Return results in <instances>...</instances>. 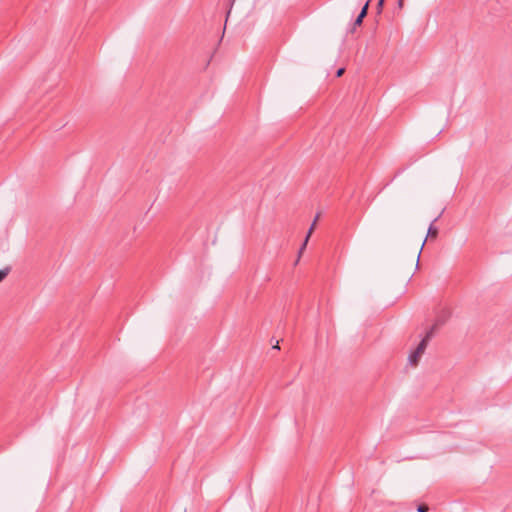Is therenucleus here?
<instances>
[{"mask_svg":"<svg viewBox=\"0 0 512 512\" xmlns=\"http://www.w3.org/2000/svg\"><path fill=\"white\" fill-rule=\"evenodd\" d=\"M345 72V69L344 68H339L337 71H336V77H341Z\"/></svg>","mask_w":512,"mask_h":512,"instance_id":"13","label":"nucleus"},{"mask_svg":"<svg viewBox=\"0 0 512 512\" xmlns=\"http://www.w3.org/2000/svg\"><path fill=\"white\" fill-rule=\"evenodd\" d=\"M274 348L279 349L278 343L274 345Z\"/></svg>","mask_w":512,"mask_h":512,"instance_id":"16","label":"nucleus"},{"mask_svg":"<svg viewBox=\"0 0 512 512\" xmlns=\"http://www.w3.org/2000/svg\"><path fill=\"white\" fill-rule=\"evenodd\" d=\"M420 360V356L412 352L409 357L408 361L412 366H416Z\"/></svg>","mask_w":512,"mask_h":512,"instance_id":"7","label":"nucleus"},{"mask_svg":"<svg viewBox=\"0 0 512 512\" xmlns=\"http://www.w3.org/2000/svg\"><path fill=\"white\" fill-rule=\"evenodd\" d=\"M442 324L440 320H437L436 323L426 332L425 337L420 341L417 348L414 350V353L419 355L420 357L425 352L427 345L429 341L432 339L435 330L437 329L438 325Z\"/></svg>","mask_w":512,"mask_h":512,"instance_id":"1","label":"nucleus"},{"mask_svg":"<svg viewBox=\"0 0 512 512\" xmlns=\"http://www.w3.org/2000/svg\"><path fill=\"white\" fill-rule=\"evenodd\" d=\"M442 324L440 320H437L436 323L426 332L425 337L420 341L417 348L414 350V353L419 355L420 357L425 352L427 345L429 341L432 339L435 330L437 329L438 325Z\"/></svg>","mask_w":512,"mask_h":512,"instance_id":"4","label":"nucleus"},{"mask_svg":"<svg viewBox=\"0 0 512 512\" xmlns=\"http://www.w3.org/2000/svg\"><path fill=\"white\" fill-rule=\"evenodd\" d=\"M442 324L440 320H437L436 323L426 332L425 337L420 341L417 348L414 350V353L419 355L420 357L425 352L427 345L429 341L432 339L435 330L437 329L438 325Z\"/></svg>","mask_w":512,"mask_h":512,"instance_id":"3","label":"nucleus"},{"mask_svg":"<svg viewBox=\"0 0 512 512\" xmlns=\"http://www.w3.org/2000/svg\"><path fill=\"white\" fill-rule=\"evenodd\" d=\"M370 3H371V0H367L366 1V3L362 7V9H361L360 13L358 14V16H361V18H365L367 16Z\"/></svg>","mask_w":512,"mask_h":512,"instance_id":"8","label":"nucleus"},{"mask_svg":"<svg viewBox=\"0 0 512 512\" xmlns=\"http://www.w3.org/2000/svg\"><path fill=\"white\" fill-rule=\"evenodd\" d=\"M442 324L440 320H437L436 323L426 332L425 337L420 341L417 348L414 350V353L419 355L420 357L425 352L427 345L429 341L432 339L435 330L437 329L438 325Z\"/></svg>","mask_w":512,"mask_h":512,"instance_id":"2","label":"nucleus"},{"mask_svg":"<svg viewBox=\"0 0 512 512\" xmlns=\"http://www.w3.org/2000/svg\"><path fill=\"white\" fill-rule=\"evenodd\" d=\"M429 510V507L426 504H420L417 507L418 512H427Z\"/></svg>","mask_w":512,"mask_h":512,"instance_id":"12","label":"nucleus"},{"mask_svg":"<svg viewBox=\"0 0 512 512\" xmlns=\"http://www.w3.org/2000/svg\"><path fill=\"white\" fill-rule=\"evenodd\" d=\"M398 6L401 8L403 6V0H398Z\"/></svg>","mask_w":512,"mask_h":512,"instance_id":"14","label":"nucleus"},{"mask_svg":"<svg viewBox=\"0 0 512 512\" xmlns=\"http://www.w3.org/2000/svg\"><path fill=\"white\" fill-rule=\"evenodd\" d=\"M317 218H318V216H316V218H315V220H314L313 224L311 225V227H310V228H309V230H308V233H307V235H306V237H305V240H304L303 244L301 245V247H300V249H299V256L301 255V253H302V252L304 251V249L306 248L307 242H308L309 237H310V235H311V233H312V231H313V229H314V225H315V223H316Z\"/></svg>","mask_w":512,"mask_h":512,"instance_id":"6","label":"nucleus"},{"mask_svg":"<svg viewBox=\"0 0 512 512\" xmlns=\"http://www.w3.org/2000/svg\"><path fill=\"white\" fill-rule=\"evenodd\" d=\"M363 19L364 18H361V16H357L354 23H353V29H352V32L354 31V29L357 27V26H360L362 25L363 23Z\"/></svg>","mask_w":512,"mask_h":512,"instance_id":"11","label":"nucleus"},{"mask_svg":"<svg viewBox=\"0 0 512 512\" xmlns=\"http://www.w3.org/2000/svg\"><path fill=\"white\" fill-rule=\"evenodd\" d=\"M419 253H421V251H420ZM417 258H420V254H418V255H417ZM416 266H417V267L419 266V259H417V264H416Z\"/></svg>","mask_w":512,"mask_h":512,"instance_id":"15","label":"nucleus"},{"mask_svg":"<svg viewBox=\"0 0 512 512\" xmlns=\"http://www.w3.org/2000/svg\"><path fill=\"white\" fill-rule=\"evenodd\" d=\"M385 0H378L376 5L377 14H381L384 7Z\"/></svg>","mask_w":512,"mask_h":512,"instance_id":"10","label":"nucleus"},{"mask_svg":"<svg viewBox=\"0 0 512 512\" xmlns=\"http://www.w3.org/2000/svg\"><path fill=\"white\" fill-rule=\"evenodd\" d=\"M10 271H11V267L10 266H7V267H5L3 269H0V282H2L8 276Z\"/></svg>","mask_w":512,"mask_h":512,"instance_id":"9","label":"nucleus"},{"mask_svg":"<svg viewBox=\"0 0 512 512\" xmlns=\"http://www.w3.org/2000/svg\"><path fill=\"white\" fill-rule=\"evenodd\" d=\"M438 218L439 217H436L429 225V228L427 231V237L435 239L438 236V228L434 225V223L438 220Z\"/></svg>","mask_w":512,"mask_h":512,"instance_id":"5","label":"nucleus"}]
</instances>
